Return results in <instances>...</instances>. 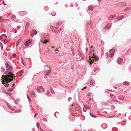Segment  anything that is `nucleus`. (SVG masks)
Wrapping results in <instances>:
<instances>
[{
    "instance_id": "1",
    "label": "nucleus",
    "mask_w": 131,
    "mask_h": 131,
    "mask_svg": "<svg viewBox=\"0 0 131 131\" xmlns=\"http://www.w3.org/2000/svg\"><path fill=\"white\" fill-rule=\"evenodd\" d=\"M15 76L12 73L9 72L8 74L5 75H3L2 76L3 83L5 86H8L9 84L8 82H9L13 80L15 78Z\"/></svg>"
},
{
    "instance_id": "2",
    "label": "nucleus",
    "mask_w": 131,
    "mask_h": 131,
    "mask_svg": "<svg viewBox=\"0 0 131 131\" xmlns=\"http://www.w3.org/2000/svg\"><path fill=\"white\" fill-rule=\"evenodd\" d=\"M93 56L91 57H89L90 58L89 61L90 64H92L93 61H97L98 60V58L97 57H96L94 54V53H92Z\"/></svg>"
},
{
    "instance_id": "3",
    "label": "nucleus",
    "mask_w": 131,
    "mask_h": 131,
    "mask_svg": "<svg viewBox=\"0 0 131 131\" xmlns=\"http://www.w3.org/2000/svg\"><path fill=\"white\" fill-rule=\"evenodd\" d=\"M37 91L39 93H41V92H43L44 91L43 88L42 86H39L37 88Z\"/></svg>"
},
{
    "instance_id": "4",
    "label": "nucleus",
    "mask_w": 131,
    "mask_h": 131,
    "mask_svg": "<svg viewBox=\"0 0 131 131\" xmlns=\"http://www.w3.org/2000/svg\"><path fill=\"white\" fill-rule=\"evenodd\" d=\"M109 52L110 53V57L111 58H112L114 54L115 50L114 49H112L110 50Z\"/></svg>"
},
{
    "instance_id": "5",
    "label": "nucleus",
    "mask_w": 131,
    "mask_h": 131,
    "mask_svg": "<svg viewBox=\"0 0 131 131\" xmlns=\"http://www.w3.org/2000/svg\"><path fill=\"white\" fill-rule=\"evenodd\" d=\"M31 39H29L27 41L25 42V45L26 46H28L31 43Z\"/></svg>"
},
{
    "instance_id": "6",
    "label": "nucleus",
    "mask_w": 131,
    "mask_h": 131,
    "mask_svg": "<svg viewBox=\"0 0 131 131\" xmlns=\"http://www.w3.org/2000/svg\"><path fill=\"white\" fill-rule=\"evenodd\" d=\"M111 26V24H108L106 25L105 27L104 28L105 29H109Z\"/></svg>"
},
{
    "instance_id": "7",
    "label": "nucleus",
    "mask_w": 131,
    "mask_h": 131,
    "mask_svg": "<svg viewBox=\"0 0 131 131\" xmlns=\"http://www.w3.org/2000/svg\"><path fill=\"white\" fill-rule=\"evenodd\" d=\"M123 59L121 58L118 59L117 60V62L118 63L121 64L122 63Z\"/></svg>"
},
{
    "instance_id": "8",
    "label": "nucleus",
    "mask_w": 131,
    "mask_h": 131,
    "mask_svg": "<svg viewBox=\"0 0 131 131\" xmlns=\"http://www.w3.org/2000/svg\"><path fill=\"white\" fill-rule=\"evenodd\" d=\"M30 94L32 97H35L36 96L35 93L33 91H32L30 92Z\"/></svg>"
},
{
    "instance_id": "9",
    "label": "nucleus",
    "mask_w": 131,
    "mask_h": 131,
    "mask_svg": "<svg viewBox=\"0 0 131 131\" xmlns=\"http://www.w3.org/2000/svg\"><path fill=\"white\" fill-rule=\"evenodd\" d=\"M114 15H111L109 16L108 17V19L109 20H112L115 17Z\"/></svg>"
},
{
    "instance_id": "10",
    "label": "nucleus",
    "mask_w": 131,
    "mask_h": 131,
    "mask_svg": "<svg viewBox=\"0 0 131 131\" xmlns=\"http://www.w3.org/2000/svg\"><path fill=\"white\" fill-rule=\"evenodd\" d=\"M37 32L35 30H32V33L31 34V35L32 37L34 36V35L33 34H34L35 35H36L37 34Z\"/></svg>"
},
{
    "instance_id": "11",
    "label": "nucleus",
    "mask_w": 131,
    "mask_h": 131,
    "mask_svg": "<svg viewBox=\"0 0 131 131\" xmlns=\"http://www.w3.org/2000/svg\"><path fill=\"white\" fill-rule=\"evenodd\" d=\"M94 50H91L90 51H89V54L90 56H91H91H93L92 53H94Z\"/></svg>"
},
{
    "instance_id": "12",
    "label": "nucleus",
    "mask_w": 131,
    "mask_h": 131,
    "mask_svg": "<svg viewBox=\"0 0 131 131\" xmlns=\"http://www.w3.org/2000/svg\"><path fill=\"white\" fill-rule=\"evenodd\" d=\"M41 42L43 44H46L49 42V40L46 39L44 41H41Z\"/></svg>"
},
{
    "instance_id": "13",
    "label": "nucleus",
    "mask_w": 131,
    "mask_h": 131,
    "mask_svg": "<svg viewBox=\"0 0 131 131\" xmlns=\"http://www.w3.org/2000/svg\"><path fill=\"white\" fill-rule=\"evenodd\" d=\"M29 25V22L26 23L25 26V29H27L28 28Z\"/></svg>"
},
{
    "instance_id": "14",
    "label": "nucleus",
    "mask_w": 131,
    "mask_h": 131,
    "mask_svg": "<svg viewBox=\"0 0 131 131\" xmlns=\"http://www.w3.org/2000/svg\"><path fill=\"white\" fill-rule=\"evenodd\" d=\"M51 72L50 69H49V70H48L46 73V74L47 75H48Z\"/></svg>"
},
{
    "instance_id": "15",
    "label": "nucleus",
    "mask_w": 131,
    "mask_h": 131,
    "mask_svg": "<svg viewBox=\"0 0 131 131\" xmlns=\"http://www.w3.org/2000/svg\"><path fill=\"white\" fill-rule=\"evenodd\" d=\"M131 9V8L130 7H127L125 9H124V11L125 12L126 11L128 10H130Z\"/></svg>"
},
{
    "instance_id": "16",
    "label": "nucleus",
    "mask_w": 131,
    "mask_h": 131,
    "mask_svg": "<svg viewBox=\"0 0 131 131\" xmlns=\"http://www.w3.org/2000/svg\"><path fill=\"white\" fill-rule=\"evenodd\" d=\"M123 18V16H121L120 17H117V18L118 20H120L122 18Z\"/></svg>"
},
{
    "instance_id": "17",
    "label": "nucleus",
    "mask_w": 131,
    "mask_h": 131,
    "mask_svg": "<svg viewBox=\"0 0 131 131\" xmlns=\"http://www.w3.org/2000/svg\"><path fill=\"white\" fill-rule=\"evenodd\" d=\"M20 41L21 40L20 39H19L16 42V44L17 46L19 44V43L20 42Z\"/></svg>"
},
{
    "instance_id": "18",
    "label": "nucleus",
    "mask_w": 131,
    "mask_h": 131,
    "mask_svg": "<svg viewBox=\"0 0 131 131\" xmlns=\"http://www.w3.org/2000/svg\"><path fill=\"white\" fill-rule=\"evenodd\" d=\"M123 84L125 85H128L129 84V83L128 82H124Z\"/></svg>"
},
{
    "instance_id": "19",
    "label": "nucleus",
    "mask_w": 131,
    "mask_h": 131,
    "mask_svg": "<svg viewBox=\"0 0 131 131\" xmlns=\"http://www.w3.org/2000/svg\"><path fill=\"white\" fill-rule=\"evenodd\" d=\"M88 9L91 10H92L93 9V7H89Z\"/></svg>"
},
{
    "instance_id": "20",
    "label": "nucleus",
    "mask_w": 131,
    "mask_h": 131,
    "mask_svg": "<svg viewBox=\"0 0 131 131\" xmlns=\"http://www.w3.org/2000/svg\"><path fill=\"white\" fill-rule=\"evenodd\" d=\"M94 84V82L93 81H91L90 83V84L91 85H93Z\"/></svg>"
},
{
    "instance_id": "21",
    "label": "nucleus",
    "mask_w": 131,
    "mask_h": 131,
    "mask_svg": "<svg viewBox=\"0 0 131 131\" xmlns=\"http://www.w3.org/2000/svg\"><path fill=\"white\" fill-rule=\"evenodd\" d=\"M13 89L12 88H11L9 89L7 91H11L13 90Z\"/></svg>"
},
{
    "instance_id": "22",
    "label": "nucleus",
    "mask_w": 131,
    "mask_h": 131,
    "mask_svg": "<svg viewBox=\"0 0 131 131\" xmlns=\"http://www.w3.org/2000/svg\"><path fill=\"white\" fill-rule=\"evenodd\" d=\"M1 71L2 72H3V71H4L5 70V69L4 68H3V67H2L1 68Z\"/></svg>"
},
{
    "instance_id": "23",
    "label": "nucleus",
    "mask_w": 131,
    "mask_h": 131,
    "mask_svg": "<svg viewBox=\"0 0 131 131\" xmlns=\"http://www.w3.org/2000/svg\"><path fill=\"white\" fill-rule=\"evenodd\" d=\"M12 56L14 57H15L16 56V54L14 53L13 54Z\"/></svg>"
},
{
    "instance_id": "24",
    "label": "nucleus",
    "mask_w": 131,
    "mask_h": 131,
    "mask_svg": "<svg viewBox=\"0 0 131 131\" xmlns=\"http://www.w3.org/2000/svg\"><path fill=\"white\" fill-rule=\"evenodd\" d=\"M90 115H91V116L93 117H96V116H95V115H92L91 113H90Z\"/></svg>"
},
{
    "instance_id": "25",
    "label": "nucleus",
    "mask_w": 131,
    "mask_h": 131,
    "mask_svg": "<svg viewBox=\"0 0 131 131\" xmlns=\"http://www.w3.org/2000/svg\"><path fill=\"white\" fill-rule=\"evenodd\" d=\"M37 126L38 129H39V124L38 122L37 123Z\"/></svg>"
},
{
    "instance_id": "26",
    "label": "nucleus",
    "mask_w": 131,
    "mask_h": 131,
    "mask_svg": "<svg viewBox=\"0 0 131 131\" xmlns=\"http://www.w3.org/2000/svg\"><path fill=\"white\" fill-rule=\"evenodd\" d=\"M3 36H5V37H7L6 35L5 34H3V35H2L1 36V37H2Z\"/></svg>"
},
{
    "instance_id": "27",
    "label": "nucleus",
    "mask_w": 131,
    "mask_h": 131,
    "mask_svg": "<svg viewBox=\"0 0 131 131\" xmlns=\"http://www.w3.org/2000/svg\"><path fill=\"white\" fill-rule=\"evenodd\" d=\"M51 92L52 93H53V92H54V91L52 90V88H51Z\"/></svg>"
},
{
    "instance_id": "28",
    "label": "nucleus",
    "mask_w": 131,
    "mask_h": 131,
    "mask_svg": "<svg viewBox=\"0 0 131 131\" xmlns=\"http://www.w3.org/2000/svg\"><path fill=\"white\" fill-rule=\"evenodd\" d=\"M50 93V91H47V92H46V94L47 95H48Z\"/></svg>"
},
{
    "instance_id": "29",
    "label": "nucleus",
    "mask_w": 131,
    "mask_h": 131,
    "mask_svg": "<svg viewBox=\"0 0 131 131\" xmlns=\"http://www.w3.org/2000/svg\"><path fill=\"white\" fill-rule=\"evenodd\" d=\"M5 66L6 67H8L9 66V64L8 63H6L5 64Z\"/></svg>"
},
{
    "instance_id": "30",
    "label": "nucleus",
    "mask_w": 131,
    "mask_h": 131,
    "mask_svg": "<svg viewBox=\"0 0 131 131\" xmlns=\"http://www.w3.org/2000/svg\"><path fill=\"white\" fill-rule=\"evenodd\" d=\"M86 86H85V87H84L83 88L82 90H84V89H86Z\"/></svg>"
},
{
    "instance_id": "31",
    "label": "nucleus",
    "mask_w": 131,
    "mask_h": 131,
    "mask_svg": "<svg viewBox=\"0 0 131 131\" xmlns=\"http://www.w3.org/2000/svg\"><path fill=\"white\" fill-rule=\"evenodd\" d=\"M12 69V67H10L9 68V70H11Z\"/></svg>"
},
{
    "instance_id": "32",
    "label": "nucleus",
    "mask_w": 131,
    "mask_h": 131,
    "mask_svg": "<svg viewBox=\"0 0 131 131\" xmlns=\"http://www.w3.org/2000/svg\"><path fill=\"white\" fill-rule=\"evenodd\" d=\"M72 52L73 54V56H74V50H72Z\"/></svg>"
},
{
    "instance_id": "33",
    "label": "nucleus",
    "mask_w": 131,
    "mask_h": 131,
    "mask_svg": "<svg viewBox=\"0 0 131 131\" xmlns=\"http://www.w3.org/2000/svg\"><path fill=\"white\" fill-rule=\"evenodd\" d=\"M61 22H58V23H57V26L58 25V24H59L58 25H60L61 24Z\"/></svg>"
},
{
    "instance_id": "34",
    "label": "nucleus",
    "mask_w": 131,
    "mask_h": 131,
    "mask_svg": "<svg viewBox=\"0 0 131 131\" xmlns=\"http://www.w3.org/2000/svg\"><path fill=\"white\" fill-rule=\"evenodd\" d=\"M91 95L89 93L88 94V96H91Z\"/></svg>"
},
{
    "instance_id": "35",
    "label": "nucleus",
    "mask_w": 131,
    "mask_h": 131,
    "mask_svg": "<svg viewBox=\"0 0 131 131\" xmlns=\"http://www.w3.org/2000/svg\"><path fill=\"white\" fill-rule=\"evenodd\" d=\"M20 71L21 72V73H23V70H21V71Z\"/></svg>"
},
{
    "instance_id": "36",
    "label": "nucleus",
    "mask_w": 131,
    "mask_h": 131,
    "mask_svg": "<svg viewBox=\"0 0 131 131\" xmlns=\"http://www.w3.org/2000/svg\"><path fill=\"white\" fill-rule=\"evenodd\" d=\"M15 85V83H13V84H12V86L13 87L14 86V85Z\"/></svg>"
},
{
    "instance_id": "37",
    "label": "nucleus",
    "mask_w": 131,
    "mask_h": 131,
    "mask_svg": "<svg viewBox=\"0 0 131 131\" xmlns=\"http://www.w3.org/2000/svg\"><path fill=\"white\" fill-rule=\"evenodd\" d=\"M56 51H59V50H58V48H57V50L55 51V52H56Z\"/></svg>"
},
{
    "instance_id": "38",
    "label": "nucleus",
    "mask_w": 131,
    "mask_h": 131,
    "mask_svg": "<svg viewBox=\"0 0 131 131\" xmlns=\"http://www.w3.org/2000/svg\"><path fill=\"white\" fill-rule=\"evenodd\" d=\"M1 48H3V46H2V44L1 43Z\"/></svg>"
},
{
    "instance_id": "39",
    "label": "nucleus",
    "mask_w": 131,
    "mask_h": 131,
    "mask_svg": "<svg viewBox=\"0 0 131 131\" xmlns=\"http://www.w3.org/2000/svg\"><path fill=\"white\" fill-rule=\"evenodd\" d=\"M93 46H91V47H90V48H91H91H93Z\"/></svg>"
},
{
    "instance_id": "40",
    "label": "nucleus",
    "mask_w": 131,
    "mask_h": 131,
    "mask_svg": "<svg viewBox=\"0 0 131 131\" xmlns=\"http://www.w3.org/2000/svg\"><path fill=\"white\" fill-rule=\"evenodd\" d=\"M114 88L115 89H117V87H114Z\"/></svg>"
},
{
    "instance_id": "41",
    "label": "nucleus",
    "mask_w": 131,
    "mask_h": 131,
    "mask_svg": "<svg viewBox=\"0 0 131 131\" xmlns=\"http://www.w3.org/2000/svg\"><path fill=\"white\" fill-rule=\"evenodd\" d=\"M40 129H41V131H43V130H42L41 129V128H40Z\"/></svg>"
},
{
    "instance_id": "42",
    "label": "nucleus",
    "mask_w": 131,
    "mask_h": 131,
    "mask_svg": "<svg viewBox=\"0 0 131 131\" xmlns=\"http://www.w3.org/2000/svg\"><path fill=\"white\" fill-rule=\"evenodd\" d=\"M27 97L28 99H29V96H28V95H27Z\"/></svg>"
},
{
    "instance_id": "43",
    "label": "nucleus",
    "mask_w": 131,
    "mask_h": 131,
    "mask_svg": "<svg viewBox=\"0 0 131 131\" xmlns=\"http://www.w3.org/2000/svg\"><path fill=\"white\" fill-rule=\"evenodd\" d=\"M15 16H13V18H15Z\"/></svg>"
},
{
    "instance_id": "44",
    "label": "nucleus",
    "mask_w": 131,
    "mask_h": 131,
    "mask_svg": "<svg viewBox=\"0 0 131 131\" xmlns=\"http://www.w3.org/2000/svg\"><path fill=\"white\" fill-rule=\"evenodd\" d=\"M51 48H54V47H53L52 46V47H51Z\"/></svg>"
},
{
    "instance_id": "45",
    "label": "nucleus",
    "mask_w": 131,
    "mask_h": 131,
    "mask_svg": "<svg viewBox=\"0 0 131 131\" xmlns=\"http://www.w3.org/2000/svg\"><path fill=\"white\" fill-rule=\"evenodd\" d=\"M0 38L1 39L2 38V37H1V36Z\"/></svg>"
},
{
    "instance_id": "46",
    "label": "nucleus",
    "mask_w": 131,
    "mask_h": 131,
    "mask_svg": "<svg viewBox=\"0 0 131 131\" xmlns=\"http://www.w3.org/2000/svg\"><path fill=\"white\" fill-rule=\"evenodd\" d=\"M46 66L47 67H49L48 66H47V65H46Z\"/></svg>"
},
{
    "instance_id": "47",
    "label": "nucleus",
    "mask_w": 131,
    "mask_h": 131,
    "mask_svg": "<svg viewBox=\"0 0 131 131\" xmlns=\"http://www.w3.org/2000/svg\"><path fill=\"white\" fill-rule=\"evenodd\" d=\"M34 117H36V115H34Z\"/></svg>"
},
{
    "instance_id": "48",
    "label": "nucleus",
    "mask_w": 131,
    "mask_h": 131,
    "mask_svg": "<svg viewBox=\"0 0 131 131\" xmlns=\"http://www.w3.org/2000/svg\"><path fill=\"white\" fill-rule=\"evenodd\" d=\"M56 54H57V52H56Z\"/></svg>"
},
{
    "instance_id": "49",
    "label": "nucleus",
    "mask_w": 131,
    "mask_h": 131,
    "mask_svg": "<svg viewBox=\"0 0 131 131\" xmlns=\"http://www.w3.org/2000/svg\"><path fill=\"white\" fill-rule=\"evenodd\" d=\"M1 17L0 16V19H1Z\"/></svg>"
},
{
    "instance_id": "50",
    "label": "nucleus",
    "mask_w": 131,
    "mask_h": 131,
    "mask_svg": "<svg viewBox=\"0 0 131 131\" xmlns=\"http://www.w3.org/2000/svg\"><path fill=\"white\" fill-rule=\"evenodd\" d=\"M12 111H13V109H12Z\"/></svg>"
},
{
    "instance_id": "51",
    "label": "nucleus",
    "mask_w": 131,
    "mask_h": 131,
    "mask_svg": "<svg viewBox=\"0 0 131 131\" xmlns=\"http://www.w3.org/2000/svg\"><path fill=\"white\" fill-rule=\"evenodd\" d=\"M36 115H38V114H36Z\"/></svg>"
},
{
    "instance_id": "52",
    "label": "nucleus",
    "mask_w": 131,
    "mask_h": 131,
    "mask_svg": "<svg viewBox=\"0 0 131 131\" xmlns=\"http://www.w3.org/2000/svg\"><path fill=\"white\" fill-rule=\"evenodd\" d=\"M22 63H23V61H22ZM23 64H24V63H23Z\"/></svg>"
}]
</instances>
